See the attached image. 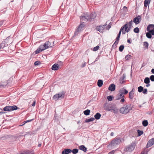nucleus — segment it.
I'll return each mask as SVG.
<instances>
[{
  "label": "nucleus",
  "instance_id": "nucleus-1",
  "mask_svg": "<svg viewBox=\"0 0 154 154\" xmlns=\"http://www.w3.org/2000/svg\"><path fill=\"white\" fill-rule=\"evenodd\" d=\"M104 108L105 110L116 113L118 112V109L117 108L112 106L111 105L107 103H105L104 104Z\"/></svg>",
  "mask_w": 154,
  "mask_h": 154
},
{
  "label": "nucleus",
  "instance_id": "nucleus-2",
  "mask_svg": "<svg viewBox=\"0 0 154 154\" xmlns=\"http://www.w3.org/2000/svg\"><path fill=\"white\" fill-rule=\"evenodd\" d=\"M136 145V143L134 142H133L129 145L126 146L124 149V151L126 152H131L134 150Z\"/></svg>",
  "mask_w": 154,
  "mask_h": 154
},
{
  "label": "nucleus",
  "instance_id": "nucleus-3",
  "mask_svg": "<svg viewBox=\"0 0 154 154\" xmlns=\"http://www.w3.org/2000/svg\"><path fill=\"white\" fill-rule=\"evenodd\" d=\"M130 104L127 105L125 107H123L121 108L120 109V112L122 114H126L128 113L130 110L129 108L131 106Z\"/></svg>",
  "mask_w": 154,
  "mask_h": 154
},
{
  "label": "nucleus",
  "instance_id": "nucleus-4",
  "mask_svg": "<svg viewBox=\"0 0 154 154\" xmlns=\"http://www.w3.org/2000/svg\"><path fill=\"white\" fill-rule=\"evenodd\" d=\"M65 93L63 91L54 95L53 97V98L56 100L62 99L64 97Z\"/></svg>",
  "mask_w": 154,
  "mask_h": 154
},
{
  "label": "nucleus",
  "instance_id": "nucleus-5",
  "mask_svg": "<svg viewBox=\"0 0 154 154\" xmlns=\"http://www.w3.org/2000/svg\"><path fill=\"white\" fill-rule=\"evenodd\" d=\"M17 109L18 107L17 106L14 105L10 106H7L3 108V110H2V109H1L2 110H3L5 111H9L17 110Z\"/></svg>",
  "mask_w": 154,
  "mask_h": 154
},
{
  "label": "nucleus",
  "instance_id": "nucleus-6",
  "mask_svg": "<svg viewBox=\"0 0 154 154\" xmlns=\"http://www.w3.org/2000/svg\"><path fill=\"white\" fill-rule=\"evenodd\" d=\"M84 26V24H80L78 27L77 28L76 31H75L74 36H76L78 35L83 30V28Z\"/></svg>",
  "mask_w": 154,
  "mask_h": 154
},
{
  "label": "nucleus",
  "instance_id": "nucleus-7",
  "mask_svg": "<svg viewBox=\"0 0 154 154\" xmlns=\"http://www.w3.org/2000/svg\"><path fill=\"white\" fill-rule=\"evenodd\" d=\"M52 45H51L50 42L49 41H46L43 45H40V48L42 49V50L47 49L49 47L51 48Z\"/></svg>",
  "mask_w": 154,
  "mask_h": 154
},
{
  "label": "nucleus",
  "instance_id": "nucleus-8",
  "mask_svg": "<svg viewBox=\"0 0 154 154\" xmlns=\"http://www.w3.org/2000/svg\"><path fill=\"white\" fill-rule=\"evenodd\" d=\"M121 141L120 138L117 137L112 140L111 143V145L113 146H116L120 143Z\"/></svg>",
  "mask_w": 154,
  "mask_h": 154
},
{
  "label": "nucleus",
  "instance_id": "nucleus-9",
  "mask_svg": "<svg viewBox=\"0 0 154 154\" xmlns=\"http://www.w3.org/2000/svg\"><path fill=\"white\" fill-rule=\"evenodd\" d=\"M121 30H122L123 34H125V32H128L129 31H128V23L125 24L123 26L121 27Z\"/></svg>",
  "mask_w": 154,
  "mask_h": 154
},
{
  "label": "nucleus",
  "instance_id": "nucleus-10",
  "mask_svg": "<svg viewBox=\"0 0 154 154\" xmlns=\"http://www.w3.org/2000/svg\"><path fill=\"white\" fill-rule=\"evenodd\" d=\"M89 14L86 13L84 15L80 16V19L81 21L89 20Z\"/></svg>",
  "mask_w": 154,
  "mask_h": 154
},
{
  "label": "nucleus",
  "instance_id": "nucleus-11",
  "mask_svg": "<svg viewBox=\"0 0 154 154\" xmlns=\"http://www.w3.org/2000/svg\"><path fill=\"white\" fill-rule=\"evenodd\" d=\"M106 25H104L103 26H100L96 27V29L100 32H102L103 30L106 28Z\"/></svg>",
  "mask_w": 154,
  "mask_h": 154
},
{
  "label": "nucleus",
  "instance_id": "nucleus-12",
  "mask_svg": "<svg viewBox=\"0 0 154 154\" xmlns=\"http://www.w3.org/2000/svg\"><path fill=\"white\" fill-rule=\"evenodd\" d=\"M141 20V17L139 15L137 16L133 19V22L136 24L140 23Z\"/></svg>",
  "mask_w": 154,
  "mask_h": 154
},
{
  "label": "nucleus",
  "instance_id": "nucleus-13",
  "mask_svg": "<svg viewBox=\"0 0 154 154\" xmlns=\"http://www.w3.org/2000/svg\"><path fill=\"white\" fill-rule=\"evenodd\" d=\"M153 144H154V138L151 139L148 141L146 146V148H148Z\"/></svg>",
  "mask_w": 154,
  "mask_h": 154
},
{
  "label": "nucleus",
  "instance_id": "nucleus-14",
  "mask_svg": "<svg viewBox=\"0 0 154 154\" xmlns=\"http://www.w3.org/2000/svg\"><path fill=\"white\" fill-rule=\"evenodd\" d=\"M96 15L95 13H91L90 15L89 14V21H91L92 20L94 19L96 17Z\"/></svg>",
  "mask_w": 154,
  "mask_h": 154
},
{
  "label": "nucleus",
  "instance_id": "nucleus-15",
  "mask_svg": "<svg viewBox=\"0 0 154 154\" xmlns=\"http://www.w3.org/2000/svg\"><path fill=\"white\" fill-rule=\"evenodd\" d=\"M119 92L123 95V94H126L128 93V91L126 89H125L124 88H123L120 89L119 91Z\"/></svg>",
  "mask_w": 154,
  "mask_h": 154
},
{
  "label": "nucleus",
  "instance_id": "nucleus-16",
  "mask_svg": "<svg viewBox=\"0 0 154 154\" xmlns=\"http://www.w3.org/2000/svg\"><path fill=\"white\" fill-rule=\"evenodd\" d=\"M59 66L58 64L55 63L52 66L51 69L54 70H57L59 69Z\"/></svg>",
  "mask_w": 154,
  "mask_h": 154
},
{
  "label": "nucleus",
  "instance_id": "nucleus-17",
  "mask_svg": "<svg viewBox=\"0 0 154 154\" xmlns=\"http://www.w3.org/2000/svg\"><path fill=\"white\" fill-rule=\"evenodd\" d=\"M72 152L71 149H64L62 152V154H68L69 153L71 152Z\"/></svg>",
  "mask_w": 154,
  "mask_h": 154
},
{
  "label": "nucleus",
  "instance_id": "nucleus-18",
  "mask_svg": "<svg viewBox=\"0 0 154 154\" xmlns=\"http://www.w3.org/2000/svg\"><path fill=\"white\" fill-rule=\"evenodd\" d=\"M115 85L113 84H111L109 87V90L111 91H114L115 89Z\"/></svg>",
  "mask_w": 154,
  "mask_h": 154
},
{
  "label": "nucleus",
  "instance_id": "nucleus-19",
  "mask_svg": "<svg viewBox=\"0 0 154 154\" xmlns=\"http://www.w3.org/2000/svg\"><path fill=\"white\" fill-rule=\"evenodd\" d=\"M134 93L133 90L131 91L129 93V97L130 99H133L134 97Z\"/></svg>",
  "mask_w": 154,
  "mask_h": 154
},
{
  "label": "nucleus",
  "instance_id": "nucleus-20",
  "mask_svg": "<svg viewBox=\"0 0 154 154\" xmlns=\"http://www.w3.org/2000/svg\"><path fill=\"white\" fill-rule=\"evenodd\" d=\"M79 149L84 152H85L87 151V148L84 145H81L79 146Z\"/></svg>",
  "mask_w": 154,
  "mask_h": 154
},
{
  "label": "nucleus",
  "instance_id": "nucleus-21",
  "mask_svg": "<svg viewBox=\"0 0 154 154\" xmlns=\"http://www.w3.org/2000/svg\"><path fill=\"white\" fill-rule=\"evenodd\" d=\"M133 23V22L131 20L128 23V31H130V29L133 27L132 24Z\"/></svg>",
  "mask_w": 154,
  "mask_h": 154
},
{
  "label": "nucleus",
  "instance_id": "nucleus-22",
  "mask_svg": "<svg viewBox=\"0 0 154 154\" xmlns=\"http://www.w3.org/2000/svg\"><path fill=\"white\" fill-rule=\"evenodd\" d=\"M151 29H154V25L153 24H150L147 27V30L149 31Z\"/></svg>",
  "mask_w": 154,
  "mask_h": 154
},
{
  "label": "nucleus",
  "instance_id": "nucleus-23",
  "mask_svg": "<svg viewBox=\"0 0 154 154\" xmlns=\"http://www.w3.org/2000/svg\"><path fill=\"white\" fill-rule=\"evenodd\" d=\"M101 116V115L100 113L97 112L95 114L94 117L96 119L98 120L100 119Z\"/></svg>",
  "mask_w": 154,
  "mask_h": 154
},
{
  "label": "nucleus",
  "instance_id": "nucleus-24",
  "mask_svg": "<svg viewBox=\"0 0 154 154\" xmlns=\"http://www.w3.org/2000/svg\"><path fill=\"white\" fill-rule=\"evenodd\" d=\"M124 96L122 94H121L119 92L118 94L117 95L116 97V99L119 100L120 98H121L122 97H124Z\"/></svg>",
  "mask_w": 154,
  "mask_h": 154
},
{
  "label": "nucleus",
  "instance_id": "nucleus-25",
  "mask_svg": "<svg viewBox=\"0 0 154 154\" xmlns=\"http://www.w3.org/2000/svg\"><path fill=\"white\" fill-rule=\"evenodd\" d=\"M103 81L102 80H99L97 81V85L98 87H101L103 85Z\"/></svg>",
  "mask_w": 154,
  "mask_h": 154
},
{
  "label": "nucleus",
  "instance_id": "nucleus-26",
  "mask_svg": "<svg viewBox=\"0 0 154 154\" xmlns=\"http://www.w3.org/2000/svg\"><path fill=\"white\" fill-rule=\"evenodd\" d=\"M25 154H34V153L33 150H28L25 152Z\"/></svg>",
  "mask_w": 154,
  "mask_h": 154
},
{
  "label": "nucleus",
  "instance_id": "nucleus-27",
  "mask_svg": "<svg viewBox=\"0 0 154 154\" xmlns=\"http://www.w3.org/2000/svg\"><path fill=\"white\" fill-rule=\"evenodd\" d=\"M150 3V0H145L144 2V6L147 7Z\"/></svg>",
  "mask_w": 154,
  "mask_h": 154
},
{
  "label": "nucleus",
  "instance_id": "nucleus-28",
  "mask_svg": "<svg viewBox=\"0 0 154 154\" xmlns=\"http://www.w3.org/2000/svg\"><path fill=\"white\" fill-rule=\"evenodd\" d=\"M43 50H42V49L40 48V46H39V48H38L35 51V54H37Z\"/></svg>",
  "mask_w": 154,
  "mask_h": 154
},
{
  "label": "nucleus",
  "instance_id": "nucleus-29",
  "mask_svg": "<svg viewBox=\"0 0 154 154\" xmlns=\"http://www.w3.org/2000/svg\"><path fill=\"white\" fill-rule=\"evenodd\" d=\"M90 110L88 109L85 110L83 112L84 114L86 116L89 115L90 114Z\"/></svg>",
  "mask_w": 154,
  "mask_h": 154
},
{
  "label": "nucleus",
  "instance_id": "nucleus-30",
  "mask_svg": "<svg viewBox=\"0 0 154 154\" xmlns=\"http://www.w3.org/2000/svg\"><path fill=\"white\" fill-rule=\"evenodd\" d=\"M150 82L149 78L146 77L144 80V82L145 84H149Z\"/></svg>",
  "mask_w": 154,
  "mask_h": 154
},
{
  "label": "nucleus",
  "instance_id": "nucleus-31",
  "mask_svg": "<svg viewBox=\"0 0 154 154\" xmlns=\"http://www.w3.org/2000/svg\"><path fill=\"white\" fill-rule=\"evenodd\" d=\"M95 120V119L94 118L91 117L90 118V119H86L85 120V122H92L93 121Z\"/></svg>",
  "mask_w": 154,
  "mask_h": 154
},
{
  "label": "nucleus",
  "instance_id": "nucleus-32",
  "mask_svg": "<svg viewBox=\"0 0 154 154\" xmlns=\"http://www.w3.org/2000/svg\"><path fill=\"white\" fill-rule=\"evenodd\" d=\"M142 124L144 126H146L148 125V122L147 121V120H144L142 122Z\"/></svg>",
  "mask_w": 154,
  "mask_h": 154
},
{
  "label": "nucleus",
  "instance_id": "nucleus-33",
  "mask_svg": "<svg viewBox=\"0 0 154 154\" xmlns=\"http://www.w3.org/2000/svg\"><path fill=\"white\" fill-rule=\"evenodd\" d=\"M5 46V43L4 42H2L0 45V50L3 48Z\"/></svg>",
  "mask_w": 154,
  "mask_h": 154
},
{
  "label": "nucleus",
  "instance_id": "nucleus-34",
  "mask_svg": "<svg viewBox=\"0 0 154 154\" xmlns=\"http://www.w3.org/2000/svg\"><path fill=\"white\" fill-rule=\"evenodd\" d=\"M119 41L116 40L113 45H112V48H116L117 45L118 44Z\"/></svg>",
  "mask_w": 154,
  "mask_h": 154
},
{
  "label": "nucleus",
  "instance_id": "nucleus-35",
  "mask_svg": "<svg viewBox=\"0 0 154 154\" xmlns=\"http://www.w3.org/2000/svg\"><path fill=\"white\" fill-rule=\"evenodd\" d=\"M124 48V46L123 45H121L119 48V51L120 52H122Z\"/></svg>",
  "mask_w": 154,
  "mask_h": 154
},
{
  "label": "nucleus",
  "instance_id": "nucleus-36",
  "mask_svg": "<svg viewBox=\"0 0 154 154\" xmlns=\"http://www.w3.org/2000/svg\"><path fill=\"white\" fill-rule=\"evenodd\" d=\"M79 151V150L77 149H74L72 150V153L74 154H76Z\"/></svg>",
  "mask_w": 154,
  "mask_h": 154
},
{
  "label": "nucleus",
  "instance_id": "nucleus-37",
  "mask_svg": "<svg viewBox=\"0 0 154 154\" xmlns=\"http://www.w3.org/2000/svg\"><path fill=\"white\" fill-rule=\"evenodd\" d=\"M151 35H152L149 32H147V33H146V36L147 37V38H151V37H152Z\"/></svg>",
  "mask_w": 154,
  "mask_h": 154
},
{
  "label": "nucleus",
  "instance_id": "nucleus-38",
  "mask_svg": "<svg viewBox=\"0 0 154 154\" xmlns=\"http://www.w3.org/2000/svg\"><path fill=\"white\" fill-rule=\"evenodd\" d=\"M138 91L139 92H141L143 90V88L141 86H140L138 88Z\"/></svg>",
  "mask_w": 154,
  "mask_h": 154
},
{
  "label": "nucleus",
  "instance_id": "nucleus-39",
  "mask_svg": "<svg viewBox=\"0 0 154 154\" xmlns=\"http://www.w3.org/2000/svg\"><path fill=\"white\" fill-rule=\"evenodd\" d=\"M132 56L131 55L128 54L126 56L125 59L126 60H129Z\"/></svg>",
  "mask_w": 154,
  "mask_h": 154
},
{
  "label": "nucleus",
  "instance_id": "nucleus-40",
  "mask_svg": "<svg viewBox=\"0 0 154 154\" xmlns=\"http://www.w3.org/2000/svg\"><path fill=\"white\" fill-rule=\"evenodd\" d=\"M134 31L136 33H138L139 32V29L137 27L134 29Z\"/></svg>",
  "mask_w": 154,
  "mask_h": 154
},
{
  "label": "nucleus",
  "instance_id": "nucleus-41",
  "mask_svg": "<svg viewBox=\"0 0 154 154\" xmlns=\"http://www.w3.org/2000/svg\"><path fill=\"white\" fill-rule=\"evenodd\" d=\"M137 132L138 133V136H140L142 134H143V131H140V130H137Z\"/></svg>",
  "mask_w": 154,
  "mask_h": 154
},
{
  "label": "nucleus",
  "instance_id": "nucleus-42",
  "mask_svg": "<svg viewBox=\"0 0 154 154\" xmlns=\"http://www.w3.org/2000/svg\"><path fill=\"white\" fill-rule=\"evenodd\" d=\"M99 48V46L98 45H97L96 46L94 47L93 49V51H97L98 50Z\"/></svg>",
  "mask_w": 154,
  "mask_h": 154
},
{
  "label": "nucleus",
  "instance_id": "nucleus-43",
  "mask_svg": "<svg viewBox=\"0 0 154 154\" xmlns=\"http://www.w3.org/2000/svg\"><path fill=\"white\" fill-rule=\"evenodd\" d=\"M151 81L152 82H154V75H151L149 78Z\"/></svg>",
  "mask_w": 154,
  "mask_h": 154
},
{
  "label": "nucleus",
  "instance_id": "nucleus-44",
  "mask_svg": "<svg viewBox=\"0 0 154 154\" xmlns=\"http://www.w3.org/2000/svg\"><path fill=\"white\" fill-rule=\"evenodd\" d=\"M107 99L109 101H111L112 100V97L111 96H109L107 97Z\"/></svg>",
  "mask_w": 154,
  "mask_h": 154
},
{
  "label": "nucleus",
  "instance_id": "nucleus-45",
  "mask_svg": "<svg viewBox=\"0 0 154 154\" xmlns=\"http://www.w3.org/2000/svg\"><path fill=\"white\" fill-rule=\"evenodd\" d=\"M149 32H150L151 35H154V29H152L148 31Z\"/></svg>",
  "mask_w": 154,
  "mask_h": 154
},
{
  "label": "nucleus",
  "instance_id": "nucleus-46",
  "mask_svg": "<svg viewBox=\"0 0 154 154\" xmlns=\"http://www.w3.org/2000/svg\"><path fill=\"white\" fill-rule=\"evenodd\" d=\"M144 45H145V46L147 48L149 46V44L147 42H144L143 43Z\"/></svg>",
  "mask_w": 154,
  "mask_h": 154
},
{
  "label": "nucleus",
  "instance_id": "nucleus-47",
  "mask_svg": "<svg viewBox=\"0 0 154 154\" xmlns=\"http://www.w3.org/2000/svg\"><path fill=\"white\" fill-rule=\"evenodd\" d=\"M143 93L146 94H147V89L146 88H145L143 90Z\"/></svg>",
  "mask_w": 154,
  "mask_h": 154
},
{
  "label": "nucleus",
  "instance_id": "nucleus-48",
  "mask_svg": "<svg viewBox=\"0 0 154 154\" xmlns=\"http://www.w3.org/2000/svg\"><path fill=\"white\" fill-rule=\"evenodd\" d=\"M40 63L39 61H37L35 62L34 63V65L35 66L38 65H39L40 64Z\"/></svg>",
  "mask_w": 154,
  "mask_h": 154
},
{
  "label": "nucleus",
  "instance_id": "nucleus-49",
  "mask_svg": "<svg viewBox=\"0 0 154 154\" xmlns=\"http://www.w3.org/2000/svg\"><path fill=\"white\" fill-rule=\"evenodd\" d=\"M106 25V29L109 30L110 28L111 27V26L109 25V24L107 26Z\"/></svg>",
  "mask_w": 154,
  "mask_h": 154
},
{
  "label": "nucleus",
  "instance_id": "nucleus-50",
  "mask_svg": "<svg viewBox=\"0 0 154 154\" xmlns=\"http://www.w3.org/2000/svg\"><path fill=\"white\" fill-rule=\"evenodd\" d=\"M115 152L114 150H113L111 151H110V152H109L108 154H113Z\"/></svg>",
  "mask_w": 154,
  "mask_h": 154
},
{
  "label": "nucleus",
  "instance_id": "nucleus-51",
  "mask_svg": "<svg viewBox=\"0 0 154 154\" xmlns=\"http://www.w3.org/2000/svg\"><path fill=\"white\" fill-rule=\"evenodd\" d=\"M122 31V30H121V29H120L119 31V32L118 34V35L117 36L120 37Z\"/></svg>",
  "mask_w": 154,
  "mask_h": 154
},
{
  "label": "nucleus",
  "instance_id": "nucleus-52",
  "mask_svg": "<svg viewBox=\"0 0 154 154\" xmlns=\"http://www.w3.org/2000/svg\"><path fill=\"white\" fill-rule=\"evenodd\" d=\"M36 101L35 100L33 102V103L32 104V106H35V104Z\"/></svg>",
  "mask_w": 154,
  "mask_h": 154
},
{
  "label": "nucleus",
  "instance_id": "nucleus-53",
  "mask_svg": "<svg viewBox=\"0 0 154 154\" xmlns=\"http://www.w3.org/2000/svg\"><path fill=\"white\" fill-rule=\"evenodd\" d=\"M5 112L3 111H1L0 112V115H2V114H4L5 113Z\"/></svg>",
  "mask_w": 154,
  "mask_h": 154
},
{
  "label": "nucleus",
  "instance_id": "nucleus-54",
  "mask_svg": "<svg viewBox=\"0 0 154 154\" xmlns=\"http://www.w3.org/2000/svg\"><path fill=\"white\" fill-rule=\"evenodd\" d=\"M4 21L2 20L0 22V27L2 25Z\"/></svg>",
  "mask_w": 154,
  "mask_h": 154
},
{
  "label": "nucleus",
  "instance_id": "nucleus-55",
  "mask_svg": "<svg viewBox=\"0 0 154 154\" xmlns=\"http://www.w3.org/2000/svg\"><path fill=\"white\" fill-rule=\"evenodd\" d=\"M120 37L117 36L116 38V40L119 41V38Z\"/></svg>",
  "mask_w": 154,
  "mask_h": 154
},
{
  "label": "nucleus",
  "instance_id": "nucleus-56",
  "mask_svg": "<svg viewBox=\"0 0 154 154\" xmlns=\"http://www.w3.org/2000/svg\"><path fill=\"white\" fill-rule=\"evenodd\" d=\"M125 101V99L124 98H122L120 102H123Z\"/></svg>",
  "mask_w": 154,
  "mask_h": 154
},
{
  "label": "nucleus",
  "instance_id": "nucleus-57",
  "mask_svg": "<svg viewBox=\"0 0 154 154\" xmlns=\"http://www.w3.org/2000/svg\"><path fill=\"white\" fill-rule=\"evenodd\" d=\"M33 120V119L28 120L26 121L27 122H29L32 121Z\"/></svg>",
  "mask_w": 154,
  "mask_h": 154
},
{
  "label": "nucleus",
  "instance_id": "nucleus-58",
  "mask_svg": "<svg viewBox=\"0 0 154 154\" xmlns=\"http://www.w3.org/2000/svg\"><path fill=\"white\" fill-rule=\"evenodd\" d=\"M151 72L152 73L154 74V69H152L151 70Z\"/></svg>",
  "mask_w": 154,
  "mask_h": 154
},
{
  "label": "nucleus",
  "instance_id": "nucleus-59",
  "mask_svg": "<svg viewBox=\"0 0 154 154\" xmlns=\"http://www.w3.org/2000/svg\"><path fill=\"white\" fill-rule=\"evenodd\" d=\"M147 84L146 85V86L147 87H148L150 86V84H149H149Z\"/></svg>",
  "mask_w": 154,
  "mask_h": 154
},
{
  "label": "nucleus",
  "instance_id": "nucleus-60",
  "mask_svg": "<svg viewBox=\"0 0 154 154\" xmlns=\"http://www.w3.org/2000/svg\"><path fill=\"white\" fill-rule=\"evenodd\" d=\"M85 66V63L84 64L82 65V67H84Z\"/></svg>",
  "mask_w": 154,
  "mask_h": 154
},
{
  "label": "nucleus",
  "instance_id": "nucleus-61",
  "mask_svg": "<svg viewBox=\"0 0 154 154\" xmlns=\"http://www.w3.org/2000/svg\"><path fill=\"white\" fill-rule=\"evenodd\" d=\"M127 42L128 43H131V42L130 40L129 39L128 40Z\"/></svg>",
  "mask_w": 154,
  "mask_h": 154
},
{
  "label": "nucleus",
  "instance_id": "nucleus-62",
  "mask_svg": "<svg viewBox=\"0 0 154 154\" xmlns=\"http://www.w3.org/2000/svg\"><path fill=\"white\" fill-rule=\"evenodd\" d=\"M114 135V133L113 132H111L110 134V135L111 136H113Z\"/></svg>",
  "mask_w": 154,
  "mask_h": 154
},
{
  "label": "nucleus",
  "instance_id": "nucleus-63",
  "mask_svg": "<svg viewBox=\"0 0 154 154\" xmlns=\"http://www.w3.org/2000/svg\"><path fill=\"white\" fill-rule=\"evenodd\" d=\"M133 106H132L131 107V106H130V108H129V109H130V110H132V108H133Z\"/></svg>",
  "mask_w": 154,
  "mask_h": 154
},
{
  "label": "nucleus",
  "instance_id": "nucleus-64",
  "mask_svg": "<svg viewBox=\"0 0 154 154\" xmlns=\"http://www.w3.org/2000/svg\"><path fill=\"white\" fill-rule=\"evenodd\" d=\"M6 138L5 137H2V139L3 140L5 139Z\"/></svg>",
  "mask_w": 154,
  "mask_h": 154
}]
</instances>
